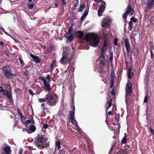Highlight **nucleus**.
Masks as SVG:
<instances>
[{"label": "nucleus", "mask_w": 154, "mask_h": 154, "mask_svg": "<svg viewBox=\"0 0 154 154\" xmlns=\"http://www.w3.org/2000/svg\"><path fill=\"white\" fill-rule=\"evenodd\" d=\"M84 38L87 42H89L90 45L93 47H97L100 42L99 37L91 33H87Z\"/></svg>", "instance_id": "1"}, {"label": "nucleus", "mask_w": 154, "mask_h": 154, "mask_svg": "<svg viewBox=\"0 0 154 154\" xmlns=\"http://www.w3.org/2000/svg\"><path fill=\"white\" fill-rule=\"evenodd\" d=\"M46 103L49 106H53L56 104L57 97L54 92H48L45 95Z\"/></svg>", "instance_id": "2"}, {"label": "nucleus", "mask_w": 154, "mask_h": 154, "mask_svg": "<svg viewBox=\"0 0 154 154\" xmlns=\"http://www.w3.org/2000/svg\"><path fill=\"white\" fill-rule=\"evenodd\" d=\"M133 90V85L132 84L131 82H127L126 85V98H127V100H128V97H131V94L132 93ZM126 101V104L127 106V111H128V104Z\"/></svg>", "instance_id": "3"}, {"label": "nucleus", "mask_w": 154, "mask_h": 154, "mask_svg": "<svg viewBox=\"0 0 154 154\" xmlns=\"http://www.w3.org/2000/svg\"><path fill=\"white\" fill-rule=\"evenodd\" d=\"M47 140L46 138L44 137L43 135L38 134L36 137V145L37 146L38 148L41 149L42 145L44 144V143Z\"/></svg>", "instance_id": "4"}, {"label": "nucleus", "mask_w": 154, "mask_h": 154, "mask_svg": "<svg viewBox=\"0 0 154 154\" xmlns=\"http://www.w3.org/2000/svg\"><path fill=\"white\" fill-rule=\"evenodd\" d=\"M2 73L6 77V78L8 79L12 78L13 75L11 72L9 67L8 66H5L2 69Z\"/></svg>", "instance_id": "5"}, {"label": "nucleus", "mask_w": 154, "mask_h": 154, "mask_svg": "<svg viewBox=\"0 0 154 154\" xmlns=\"http://www.w3.org/2000/svg\"><path fill=\"white\" fill-rule=\"evenodd\" d=\"M70 120L69 121L75 126L79 132H81V128L79 127L76 120L74 119V113L72 112L70 113Z\"/></svg>", "instance_id": "6"}, {"label": "nucleus", "mask_w": 154, "mask_h": 154, "mask_svg": "<svg viewBox=\"0 0 154 154\" xmlns=\"http://www.w3.org/2000/svg\"><path fill=\"white\" fill-rule=\"evenodd\" d=\"M134 12L133 8H132L131 5L129 4L127 7V11H126V19L128 15L130 14L132 16Z\"/></svg>", "instance_id": "7"}, {"label": "nucleus", "mask_w": 154, "mask_h": 154, "mask_svg": "<svg viewBox=\"0 0 154 154\" xmlns=\"http://www.w3.org/2000/svg\"><path fill=\"white\" fill-rule=\"evenodd\" d=\"M133 66L131 64L130 66H129V68L127 71V76L130 79L132 78L133 76V72H131Z\"/></svg>", "instance_id": "8"}, {"label": "nucleus", "mask_w": 154, "mask_h": 154, "mask_svg": "<svg viewBox=\"0 0 154 154\" xmlns=\"http://www.w3.org/2000/svg\"><path fill=\"white\" fill-rule=\"evenodd\" d=\"M30 56L35 63H38L40 62L41 59L38 56L35 55L32 53L31 54Z\"/></svg>", "instance_id": "9"}, {"label": "nucleus", "mask_w": 154, "mask_h": 154, "mask_svg": "<svg viewBox=\"0 0 154 154\" xmlns=\"http://www.w3.org/2000/svg\"><path fill=\"white\" fill-rule=\"evenodd\" d=\"M36 129L35 126L33 125H32L28 129H27L26 130V132L28 134H30L35 132Z\"/></svg>", "instance_id": "10"}, {"label": "nucleus", "mask_w": 154, "mask_h": 154, "mask_svg": "<svg viewBox=\"0 0 154 154\" xmlns=\"http://www.w3.org/2000/svg\"><path fill=\"white\" fill-rule=\"evenodd\" d=\"M60 60L62 64L65 65L67 64L68 62V58L66 56H63L61 58Z\"/></svg>", "instance_id": "11"}, {"label": "nucleus", "mask_w": 154, "mask_h": 154, "mask_svg": "<svg viewBox=\"0 0 154 154\" xmlns=\"http://www.w3.org/2000/svg\"><path fill=\"white\" fill-rule=\"evenodd\" d=\"M109 21L107 19H104L102 24V26L103 28L107 27L109 26Z\"/></svg>", "instance_id": "12"}, {"label": "nucleus", "mask_w": 154, "mask_h": 154, "mask_svg": "<svg viewBox=\"0 0 154 154\" xmlns=\"http://www.w3.org/2000/svg\"><path fill=\"white\" fill-rule=\"evenodd\" d=\"M45 89L47 91L50 92L51 90L50 84L46 81L44 83Z\"/></svg>", "instance_id": "13"}, {"label": "nucleus", "mask_w": 154, "mask_h": 154, "mask_svg": "<svg viewBox=\"0 0 154 154\" xmlns=\"http://www.w3.org/2000/svg\"><path fill=\"white\" fill-rule=\"evenodd\" d=\"M3 150L6 154H11V147L9 146H7L3 148Z\"/></svg>", "instance_id": "14"}, {"label": "nucleus", "mask_w": 154, "mask_h": 154, "mask_svg": "<svg viewBox=\"0 0 154 154\" xmlns=\"http://www.w3.org/2000/svg\"><path fill=\"white\" fill-rule=\"evenodd\" d=\"M126 48L127 53L128 54L131 49V47L129 43L128 39L127 38H126Z\"/></svg>", "instance_id": "15"}, {"label": "nucleus", "mask_w": 154, "mask_h": 154, "mask_svg": "<svg viewBox=\"0 0 154 154\" xmlns=\"http://www.w3.org/2000/svg\"><path fill=\"white\" fill-rule=\"evenodd\" d=\"M76 33L77 34V35L80 39H81L83 37L84 34L82 31L81 30H79L77 31Z\"/></svg>", "instance_id": "16"}, {"label": "nucleus", "mask_w": 154, "mask_h": 154, "mask_svg": "<svg viewBox=\"0 0 154 154\" xmlns=\"http://www.w3.org/2000/svg\"><path fill=\"white\" fill-rule=\"evenodd\" d=\"M88 9L87 10H85L84 14H83L82 16L81 17L80 20H84L85 19V18L86 16L88 15Z\"/></svg>", "instance_id": "17"}, {"label": "nucleus", "mask_w": 154, "mask_h": 154, "mask_svg": "<svg viewBox=\"0 0 154 154\" xmlns=\"http://www.w3.org/2000/svg\"><path fill=\"white\" fill-rule=\"evenodd\" d=\"M150 51L151 57L152 59L153 57L154 53V46L152 45L150 47Z\"/></svg>", "instance_id": "18"}, {"label": "nucleus", "mask_w": 154, "mask_h": 154, "mask_svg": "<svg viewBox=\"0 0 154 154\" xmlns=\"http://www.w3.org/2000/svg\"><path fill=\"white\" fill-rule=\"evenodd\" d=\"M154 4V0H152L148 2L147 4V7L148 9L151 8L153 6Z\"/></svg>", "instance_id": "19"}, {"label": "nucleus", "mask_w": 154, "mask_h": 154, "mask_svg": "<svg viewBox=\"0 0 154 154\" xmlns=\"http://www.w3.org/2000/svg\"><path fill=\"white\" fill-rule=\"evenodd\" d=\"M56 60H54L51 63L50 65V68L51 70H53L56 67V65L55 64Z\"/></svg>", "instance_id": "20"}, {"label": "nucleus", "mask_w": 154, "mask_h": 154, "mask_svg": "<svg viewBox=\"0 0 154 154\" xmlns=\"http://www.w3.org/2000/svg\"><path fill=\"white\" fill-rule=\"evenodd\" d=\"M7 97L9 99V100L11 101L10 103H11V101H12L13 102V98L12 97L11 94L9 93L8 91L6 94V95Z\"/></svg>", "instance_id": "21"}, {"label": "nucleus", "mask_w": 154, "mask_h": 154, "mask_svg": "<svg viewBox=\"0 0 154 154\" xmlns=\"http://www.w3.org/2000/svg\"><path fill=\"white\" fill-rule=\"evenodd\" d=\"M18 58L21 66H23L24 65V61L22 59V56L21 55H19Z\"/></svg>", "instance_id": "22"}, {"label": "nucleus", "mask_w": 154, "mask_h": 154, "mask_svg": "<svg viewBox=\"0 0 154 154\" xmlns=\"http://www.w3.org/2000/svg\"><path fill=\"white\" fill-rule=\"evenodd\" d=\"M107 41L106 39L105 38L104 42L103 47L102 48V50H106V47H107Z\"/></svg>", "instance_id": "23"}, {"label": "nucleus", "mask_w": 154, "mask_h": 154, "mask_svg": "<svg viewBox=\"0 0 154 154\" xmlns=\"http://www.w3.org/2000/svg\"><path fill=\"white\" fill-rule=\"evenodd\" d=\"M102 2V4L100 7L99 8L100 9H103V10H104L106 8V2L102 0V1L101 2Z\"/></svg>", "instance_id": "24"}, {"label": "nucleus", "mask_w": 154, "mask_h": 154, "mask_svg": "<svg viewBox=\"0 0 154 154\" xmlns=\"http://www.w3.org/2000/svg\"><path fill=\"white\" fill-rule=\"evenodd\" d=\"M85 6V4L84 3H82L80 5L79 8L78 10V11L79 12H81L84 9Z\"/></svg>", "instance_id": "25"}, {"label": "nucleus", "mask_w": 154, "mask_h": 154, "mask_svg": "<svg viewBox=\"0 0 154 154\" xmlns=\"http://www.w3.org/2000/svg\"><path fill=\"white\" fill-rule=\"evenodd\" d=\"M68 35L67 39L70 42L72 41L73 39V34H70L69 35Z\"/></svg>", "instance_id": "26"}, {"label": "nucleus", "mask_w": 154, "mask_h": 154, "mask_svg": "<svg viewBox=\"0 0 154 154\" xmlns=\"http://www.w3.org/2000/svg\"><path fill=\"white\" fill-rule=\"evenodd\" d=\"M73 25L72 24L71 26L69 28L68 32V35H69L70 34H73L72 32L73 31V29L72 28Z\"/></svg>", "instance_id": "27"}, {"label": "nucleus", "mask_w": 154, "mask_h": 154, "mask_svg": "<svg viewBox=\"0 0 154 154\" xmlns=\"http://www.w3.org/2000/svg\"><path fill=\"white\" fill-rule=\"evenodd\" d=\"M72 111H70L69 112V117H68V119L69 121H70V114L71 113L73 112L74 113V115H75V112H74V111L75 110V106L74 105H72Z\"/></svg>", "instance_id": "28"}, {"label": "nucleus", "mask_w": 154, "mask_h": 154, "mask_svg": "<svg viewBox=\"0 0 154 154\" xmlns=\"http://www.w3.org/2000/svg\"><path fill=\"white\" fill-rule=\"evenodd\" d=\"M104 50H102L101 51L100 56L99 57V59H105L104 56Z\"/></svg>", "instance_id": "29"}, {"label": "nucleus", "mask_w": 154, "mask_h": 154, "mask_svg": "<svg viewBox=\"0 0 154 154\" xmlns=\"http://www.w3.org/2000/svg\"><path fill=\"white\" fill-rule=\"evenodd\" d=\"M112 99L111 98H110L109 100L107 103L108 104V106L106 110V112L107 111V109L109 108L112 105Z\"/></svg>", "instance_id": "30"}, {"label": "nucleus", "mask_w": 154, "mask_h": 154, "mask_svg": "<svg viewBox=\"0 0 154 154\" xmlns=\"http://www.w3.org/2000/svg\"><path fill=\"white\" fill-rule=\"evenodd\" d=\"M100 67H103L105 66V59H100Z\"/></svg>", "instance_id": "31"}, {"label": "nucleus", "mask_w": 154, "mask_h": 154, "mask_svg": "<svg viewBox=\"0 0 154 154\" xmlns=\"http://www.w3.org/2000/svg\"><path fill=\"white\" fill-rule=\"evenodd\" d=\"M60 141H56L55 143V145L56 146H57V149L59 150L61 148V147L60 146Z\"/></svg>", "instance_id": "32"}, {"label": "nucleus", "mask_w": 154, "mask_h": 154, "mask_svg": "<svg viewBox=\"0 0 154 154\" xmlns=\"http://www.w3.org/2000/svg\"><path fill=\"white\" fill-rule=\"evenodd\" d=\"M104 10H103L102 9L99 8L98 11V14L99 16L100 17L102 15Z\"/></svg>", "instance_id": "33"}, {"label": "nucleus", "mask_w": 154, "mask_h": 154, "mask_svg": "<svg viewBox=\"0 0 154 154\" xmlns=\"http://www.w3.org/2000/svg\"><path fill=\"white\" fill-rule=\"evenodd\" d=\"M133 22L132 21H130L129 22V30L131 31L133 28Z\"/></svg>", "instance_id": "34"}, {"label": "nucleus", "mask_w": 154, "mask_h": 154, "mask_svg": "<svg viewBox=\"0 0 154 154\" xmlns=\"http://www.w3.org/2000/svg\"><path fill=\"white\" fill-rule=\"evenodd\" d=\"M38 101L40 103H42L43 102H45V101L46 102V97L45 96V98H39L38 99Z\"/></svg>", "instance_id": "35"}, {"label": "nucleus", "mask_w": 154, "mask_h": 154, "mask_svg": "<svg viewBox=\"0 0 154 154\" xmlns=\"http://www.w3.org/2000/svg\"><path fill=\"white\" fill-rule=\"evenodd\" d=\"M117 154H125V150L124 149H121L119 151H118Z\"/></svg>", "instance_id": "36"}, {"label": "nucleus", "mask_w": 154, "mask_h": 154, "mask_svg": "<svg viewBox=\"0 0 154 154\" xmlns=\"http://www.w3.org/2000/svg\"><path fill=\"white\" fill-rule=\"evenodd\" d=\"M111 80L114 81V72L113 71H112L111 74Z\"/></svg>", "instance_id": "37"}, {"label": "nucleus", "mask_w": 154, "mask_h": 154, "mask_svg": "<svg viewBox=\"0 0 154 154\" xmlns=\"http://www.w3.org/2000/svg\"><path fill=\"white\" fill-rule=\"evenodd\" d=\"M8 91L5 89L0 90V92L2 93L3 95H5L8 92Z\"/></svg>", "instance_id": "38"}, {"label": "nucleus", "mask_w": 154, "mask_h": 154, "mask_svg": "<svg viewBox=\"0 0 154 154\" xmlns=\"http://www.w3.org/2000/svg\"><path fill=\"white\" fill-rule=\"evenodd\" d=\"M49 143H45L44 145L42 144V146H41V148L42 147L44 148V147L47 148L49 146V142H48Z\"/></svg>", "instance_id": "39"}, {"label": "nucleus", "mask_w": 154, "mask_h": 154, "mask_svg": "<svg viewBox=\"0 0 154 154\" xmlns=\"http://www.w3.org/2000/svg\"><path fill=\"white\" fill-rule=\"evenodd\" d=\"M148 93L146 95L143 102L144 103H147L148 100Z\"/></svg>", "instance_id": "40"}, {"label": "nucleus", "mask_w": 154, "mask_h": 154, "mask_svg": "<svg viewBox=\"0 0 154 154\" xmlns=\"http://www.w3.org/2000/svg\"><path fill=\"white\" fill-rule=\"evenodd\" d=\"M118 40L117 38H115L114 39V44L115 46L118 45Z\"/></svg>", "instance_id": "41"}, {"label": "nucleus", "mask_w": 154, "mask_h": 154, "mask_svg": "<svg viewBox=\"0 0 154 154\" xmlns=\"http://www.w3.org/2000/svg\"><path fill=\"white\" fill-rule=\"evenodd\" d=\"M105 71L104 68L102 67H101L99 69V72L101 74L103 73Z\"/></svg>", "instance_id": "42"}, {"label": "nucleus", "mask_w": 154, "mask_h": 154, "mask_svg": "<svg viewBox=\"0 0 154 154\" xmlns=\"http://www.w3.org/2000/svg\"><path fill=\"white\" fill-rule=\"evenodd\" d=\"M27 6L30 9H32L34 7V4L33 3H32V4H28Z\"/></svg>", "instance_id": "43"}, {"label": "nucleus", "mask_w": 154, "mask_h": 154, "mask_svg": "<svg viewBox=\"0 0 154 154\" xmlns=\"http://www.w3.org/2000/svg\"><path fill=\"white\" fill-rule=\"evenodd\" d=\"M130 21H132V22L135 23L137 21V19L134 17H132L131 18Z\"/></svg>", "instance_id": "44"}, {"label": "nucleus", "mask_w": 154, "mask_h": 154, "mask_svg": "<svg viewBox=\"0 0 154 154\" xmlns=\"http://www.w3.org/2000/svg\"><path fill=\"white\" fill-rule=\"evenodd\" d=\"M113 52L112 51L110 55L109 61L110 62H111L112 61L113 59Z\"/></svg>", "instance_id": "45"}, {"label": "nucleus", "mask_w": 154, "mask_h": 154, "mask_svg": "<svg viewBox=\"0 0 154 154\" xmlns=\"http://www.w3.org/2000/svg\"><path fill=\"white\" fill-rule=\"evenodd\" d=\"M74 68L73 66H71L70 67L69 70V72L73 73L74 72Z\"/></svg>", "instance_id": "46"}, {"label": "nucleus", "mask_w": 154, "mask_h": 154, "mask_svg": "<svg viewBox=\"0 0 154 154\" xmlns=\"http://www.w3.org/2000/svg\"><path fill=\"white\" fill-rule=\"evenodd\" d=\"M39 79L42 80L43 81V83H44L46 81V80L45 79L44 76H42L41 77L39 76Z\"/></svg>", "instance_id": "47"}, {"label": "nucleus", "mask_w": 154, "mask_h": 154, "mask_svg": "<svg viewBox=\"0 0 154 154\" xmlns=\"http://www.w3.org/2000/svg\"><path fill=\"white\" fill-rule=\"evenodd\" d=\"M29 94L32 96H33L35 94L33 92L32 90L29 89L28 90Z\"/></svg>", "instance_id": "48"}, {"label": "nucleus", "mask_w": 154, "mask_h": 154, "mask_svg": "<svg viewBox=\"0 0 154 154\" xmlns=\"http://www.w3.org/2000/svg\"><path fill=\"white\" fill-rule=\"evenodd\" d=\"M114 87H113L112 89V91L111 92V94L113 96H115L116 95V93L114 91Z\"/></svg>", "instance_id": "49"}, {"label": "nucleus", "mask_w": 154, "mask_h": 154, "mask_svg": "<svg viewBox=\"0 0 154 154\" xmlns=\"http://www.w3.org/2000/svg\"><path fill=\"white\" fill-rule=\"evenodd\" d=\"M48 127V125L47 124H44L43 125V126L42 127V128H43L45 129H46Z\"/></svg>", "instance_id": "50"}, {"label": "nucleus", "mask_w": 154, "mask_h": 154, "mask_svg": "<svg viewBox=\"0 0 154 154\" xmlns=\"http://www.w3.org/2000/svg\"><path fill=\"white\" fill-rule=\"evenodd\" d=\"M123 17L124 19V23H125V24L124 25V31L125 32V13L123 14Z\"/></svg>", "instance_id": "51"}, {"label": "nucleus", "mask_w": 154, "mask_h": 154, "mask_svg": "<svg viewBox=\"0 0 154 154\" xmlns=\"http://www.w3.org/2000/svg\"><path fill=\"white\" fill-rule=\"evenodd\" d=\"M114 81L112 80H111V82H110V88H112L113 87H114L113 84H114Z\"/></svg>", "instance_id": "52"}, {"label": "nucleus", "mask_w": 154, "mask_h": 154, "mask_svg": "<svg viewBox=\"0 0 154 154\" xmlns=\"http://www.w3.org/2000/svg\"><path fill=\"white\" fill-rule=\"evenodd\" d=\"M20 117L21 119L22 120H24L25 119V118L24 116L22 114H20Z\"/></svg>", "instance_id": "53"}, {"label": "nucleus", "mask_w": 154, "mask_h": 154, "mask_svg": "<svg viewBox=\"0 0 154 154\" xmlns=\"http://www.w3.org/2000/svg\"><path fill=\"white\" fill-rule=\"evenodd\" d=\"M52 50V48L51 47H49L48 49H47L46 52H47V53H49L51 52V51Z\"/></svg>", "instance_id": "54"}, {"label": "nucleus", "mask_w": 154, "mask_h": 154, "mask_svg": "<svg viewBox=\"0 0 154 154\" xmlns=\"http://www.w3.org/2000/svg\"><path fill=\"white\" fill-rule=\"evenodd\" d=\"M124 134L125 136L122 140V143L124 144L125 143V133Z\"/></svg>", "instance_id": "55"}, {"label": "nucleus", "mask_w": 154, "mask_h": 154, "mask_svg": "<svg viewBox=\"0 0 154 154\" xmlns=\"http://www.w3.org/2000/svg\"><path fill=\"white\" fill-rule=\"evenodd\" d=\"M112 111H109L108 112H106V115H107V116H106V118H107L108 116V115H112Z\"/></svg>", "instance_id": "56"}, {"label": "nucleus", "mask_w": 154, "mask_h": 154, "mask_svg": "<svg viewBox=\"0 0 154 154\" xmlns=\"http://www.w3.org/2000/svg\"><path fill=\"white\" fill-rule=\"evenodd\" d=\"M119 117V116L118 115H117L115 116V120L118 122H119L118 118Z\"/></svg>", "instance_id": "57"}, {"label": "nucleus", "mask_w": 154, "mask_h": 154, "mask_svg": "<svg viewBox=\"0 0 154 154\" xmlns=\"http://www.w3.org/2000/svg\"><path fill=\"white\" fill-rule=\"evenodd\" d=\"M45 103H42L41 105V106L42 108V109H43L45 110Z\"/></svg>", "instance_id": "58"}, {"label": "nucleus", "mask_w": 154, "mask_h": 154, "mask_svg": "<svg viewBox=\"0 0 154 154\" xmlns=\"http://www.w3.org/2000/svg\"><path fill=\"white\" fill-rule=\"evenodd\" d=\"M31 122V120H26V122H25V123L26 124H29Z\"/></svg>", "instance_id": "59"}, {"label": "nucleus", "mask_w": 154, "mask_h": 154, "mask_svg": "<svg viewBox=\"0 0 154 154\" xmlns=\"http://www.w3.org/2000/svg\"><path fill=\"white\" fill-rule=\"evenodd\" d=\"M94 0L97 4L100 3L102 1V0Z\"/></svg>", "instance_id": "60"}, {"label": "nucleus", "mask_w": 154, "mask_h": 154, "mask_svg": "<svg viewBox=\"0 0 154 154\" xmlns=\"http://www.w3.org/2000/svg\"><path fill=\"white\" fill-rule=\"evenodd\" d=\"M29 72L28 71H26L25 72H24L23 75H28Z\"/></svg>", "instance_id": "61"}, {"label": "nucleus", "mask_w": 154, "mask_h": 154, "mask_svg": "<svg viewBox=\"0 0 154 154\" xmlns=\"http://www.w3.org/2000/svg\"><path fill=\"white\" fill-rule=\"evenodd\" d=\"M150 128L151 133L153 134H154V131L153 129H152L151 127H150Z\"/></svg>", "instance_id": "62"}, {"label": "nucleus", "mask_w": 154, "mask_h": 154, "mask_svg": "<svg viewBox=\"0 0 154 154\" xmlns=\"http://www.w3.org/2000/svg\"><path fill=\"white\" fill-rule=\"evenodd\" d=\"M77 2L76 3H75V4L74 5V7L76 8L78 6V0H76Z\"/></svg>", "instance_id": "63"}, {"label": "nucleus", "mask_w": 154, "mask_h": 154, "mask_svg": "<svg viewBox=\"0 0 154 154\" xmlns=\"http://www.w3.org/2000/svg\"><path fill=\"white\" fill-rule=\"evenodd\" d=\"M23 151V150L22 149H20L19 150V154H22Z\"/></svg>", "instance_id": "64"}]
</instances>
